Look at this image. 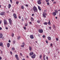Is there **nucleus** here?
I'll use <instances>...</instances> for the list:
<instances>
[{
  "label": "nucleus",
  "mask_w": 60,
  "mask_h": 60,
  "mask_svg": "<svg viewBox=\"0 0 60 60\" xmlns=\"http://www.w3.org/2000/svg\"><path fill=\"white\" fill-rule=\"evenodd\" d=\"M33 11L34 12H38V10H37V8L35 6H34L33 8Z\"/></svg>",
  "instance_id": "1"
},
{
  "label": "nucleus",
  "mask_w": 60,
  "mask_h": 60,
  "mask_svg": "<svg viewBox=\"0 0 60 60\" xmlns=\"http://www.w3.org/2000/svg\"><path fill=\"white\" fill-rule=\"evenodd\" d=\"M9 22L10 23V25H12V21L11 20V19H9Z\"/></svg>",
  "instance_id": "2"
},
{
  "label": "nucleus",
  "mask_w": 60,
  "mask_h": 60,
  "mask_svg": "<svg viewBox=\"0 0 60 60\" xmlns=\"http://www.w3.org/2000/svg\"><path fill=\"white\" fill-rule=\"evenodd\" d=\"M46 16H47V14H44V13L43 12V17L45 18H46Z\"/></svg>",
  "instance_id": "3"
},
{
  "label": "nucleus",
  "mask_w": 60,
  "mask_h": 60,
  "mask_svg": "<svg viewBox=\"0 0 60 60\" xmlns=\"http://www.w3.org/2000/svg\"><path fill=\"white\" fill-rule=\"evenodd\" d=\"M4 25L5 26V25H7V21L4 19Z\"/></svg>",
  "instance_id": "4"
},
{
  "label": "nucleus",
  "mask_w": 60,
  "mask_h": 60,
  "mask_svg": "<svg viewBox=\"0 0 60 60\" xmlns=\"http://www.w3.org/2000/svg\"><path fill=\"white\" fill-rule=\"evenodd\" d=\"M4 13H5V12H1L0 13V15H4Z\"/></svg>",
  "instance_id": "5"
},
{
  "label": "nucleus",
  "mask_w": 60,
  "mask_h": 60,
  "mask_svg": "<svg viewBox=\"0 0 60 60\" xmlns=\"http://www.w3.org/2000/svg\"><path fill=\"white\" fill-rule=\"evenodd\" d=\"M35 56H36V55L34 54L32 56H31V57L32 58H35Z\"/></svg>",
  "instance_id": "6"
},
{
  "label": "nucleus",
  "mask_w": 60,
  "mask_h": 60,
  "mask_svg": "<svg viewBox=\"0 0 60 60\" xmlns=\"http://www.w3.org/2000/svg\"><path fill=\"white\" fill-rule=\"evenodd\" d=\"M41 0H39L38 2V4H41Z\"/></svg>",
  "instance_id": "7"
},
{
  "label": "nucleus",
  "mask_w": 60,
  "mask_h": 60,
  "mask_svg": "<svg viewBox=\"0 0 60 60\" xmlns=\"http://www.w3.org/2000/svg\"><path fill=\"white\" fill-rule=\"evenodd\" d=\"M43 32V30H42V29L39 30V33H42Z\"/></svg>",
  "instance_id": "8"
},
{
  "label": "nucleus",
  "mask_w": 60,
  "mask_h": 60,
  "mask_svg": "<svg viewBox=\"0 0 60 60\" xmlns=\"http://www.w3.org/2000/svg\"><path fill=\"white\" fill-rule=\"evenodd\" d=\"M30 38L32 39H34V36L33 35H30Z\"/></svg>",
  "instance_id": "9"
},
{
  "label": "nucleus",
  "mask_w": 60,
  "mask_h": 60,
  "mask_svg": "<svg viewBox=\"0 0 60 60\" xmlns=\"http://www.w3.org/2000/svg\"><path fill=\"white\" fill-rule=\"evenodd\" d=\"M13 16L14 17L15 19H17V16H16V14H13Z\"/></svg>",
  "instance_id": "10"
},
{
  "label": "nucleus",
  "mask_w": 60,
  "mask_h": 60,
  "mask_svg": "<svg viewBox=\"0 0 60 60\" xmlns=\"http://www.w3.org/2000/svg\"><path fill=\"white\" fill-rule=\"evenodd\" d=\"M15 56L16 58L17 59V60H19V58L18 57V55L16 54Z\"/></svg>",
  "instance_id": "11"
},
{
  "label": "nucleus",
  "mask_w": 60,
  "mask_h": 60,
  "mask_svg": "<svg viewBox=\"0 0 60 60\" xmlns=\"http://www.w3.org/2000/svg\"><path fill=\"white\" fill-rule=\"evenodd\" d=\"M34 54V52H31L30 53V56H32Z\"/></svg>",
  "instance_id": "12"
},
{
  "label": "nucleus",
  "mask_w": 60,
  "mask_h": 60,
  "mask_svg": "<svg viewBox=\"0 0 60 60\" xmlns=\"http://www.w3.org/2000/svg\"><path fill=\"white\" fill-rule=\"evenodd\" d=\"M52 14L54 16H56V12H53L52 13Z\"/></svg>",
  "instance_id": "13"
},
{
  "label": "nucleus",
  "mask_w": 60,
  "mask_h": 60,
  "mask_svg": "<svg viewBox=\"0 0 60 60\" xmlns=\"http://www.w3.org/2000/svg\"><path fill=\"white\" fill-rule=\"evenodd\" d=\"M30 20H31V21H34V18L32 17L31 18Z\"/></svg>",
  "instance_id": "14"
},
{
  "label": "nucleus",
  "mask_w": 60,
  "mask_h": 60,
  "mask_svg": "<svg viewBox=\"0 0 60 60\" xmlns=\"http://www.w3.org/2000/svg\"><path fill=\"white\" fill-rule=\"evenodd\" d=\"M3 34L1 33H0V38H2L3 37Z\"/></svg>",
  "instance_id": "15"
},
{
  "label": "nucleus",
  "mask_w": 60,
  "mask_h": 60,
  "mask_svg": "<svg viewBox=\"0 0 60 60\" xmlns=\"http://www.w3.org/2000/svg\"><path fill=\"white\" fill-rule=\"evenodd\" d=\"M10 44L8 43L7 44V46H8V48L10 47Z\"/></svg>",
  "instance_id": "16"
},
{
  "label": "nucleus",
  "mask_w": 60,
  "mask_h": 60,
  "mask_svg": "<svg viewBox=\"0 0 60 60\" xmlns=\"http://www.w3.org/2000/svg\"><path fill=\"white\" fill-rule=\"evenodd\" d=\"M3 44L2 42H0V46H3Z\"/></svg>",
  "instance_id": "17"
},
{
  "label": "nucleus",
  "mask_w": 60,
  "mask_h": 60,
  "mask_svg": "<svg viewBox=\"0 0 60 60\" xmlns=\"http://www.w3.org/2000/svg\"><path fill=\"white\" fill-rule=\"evenodd\" d=\"M49 22H48V24L49 25H51V23H50V20H49Z\"/></svg>",
  "instance_id": "18"
},
{
  "label": "nucleus",
  "mask_w": 60,
  "mask_h": 60,
  "mask_svg": "<svg viewBox=\"0 0 60 60\" xmlns=\"http://www.w3.org/2000/svg\"><path fill=\"white\" fill-rule=\"evenodd\" d=\"M8 6V8H10L11 7V5L10 4H9Z\"/></svg>",
  "instance_id": "19"
},
{
  "label": "nucleus",
  "mask_w": 60,
  "mask_h": 60,
  "mask_svg": "<svg viewBox=\"0 0 60 60\" xmlns=\"http://www.w3.org/2000/svg\"><path fill=\"white\" fill-rule=\"evenodd\" d=\"M48 38L49 40H51V37H48Z\"/></svg>",
  "instance_id": "20"
},
{
  "label": "nucleus",
  "mask_w": 60,
  "mask_h": 60,
  "mask_svg": "<svg viewBox=\"0 0 60 60\" xmlns=\"http://www.w3.org/2000/svg\"><path fill=\"white\" fill-rule=\"evenodd\" d=\"M29 49L30 50V51H31V50H32V47L31 46H29Z\"/></svg>",
  "instance_id": "21"
},
{
  "label": "nucleus",
  "mask_w": 60,
  "mask_h": 60,
  "mask_svg": "<svg viewBox=\"0 0 60 60\" xmlns=\"http://www.w3.org/2000/svg\"><path fill=\"white\" fill-rule=\"evenodd\" d=\"M21 8L22 9H24V6L23 5H21Z\"/></svg>",
  "instance_id": "22"
},
{
  "label": "nucleus",
  "mask_w": 60,
  "mask_h": 60,
  "mask_svg": "<svg viewBox=\"0 0 60 60\" xmlns=\"http://www.w3.org/2000/svg\"><path fill=\"white\" fill-rule=\"evenodd\" d=\"M12 50H13V51H14L15 50V48H14V47H12L11 48V49Z\"/></svg>",
  "instance_id": "23"
},
{
  "label": "nucleus",
  "mask_w": 60,
  "mask_h": 60,
  "mask_svg": "<svg viewBox=\"0 0 60 60\" xmlns=\"http://www.w3.org/2000/svg\"><path fill=\"white\" fill-rule=\"evenodd\" d=\"M38 9L39 10V11H41V8H40V6H38Z\"/></svg>",
  "instance_id": "24"
},
{
  "label": "nucleus",
  "mask_w": 60,
  "mask_h": 60,
  "mask_svg": "<svg viewBox=\"0 0 60 60\" xmlns=\"http://www.w3.org/2000/svg\"><path fill=\"white\" fill-rule=\"evenodd\" d=\"M20 38H21L20 37V36H18L17 37V39H18V40H19V39H20Z\"/></svg>",
  "instance_id": "25"
},
{
  "label": "nucleus",
  "mask_w": 60,
  "mask_h": 60,
  "mask_svg": "<svg viewBox=\"0 0 60 60\" xmlns=\"http://www.w3.org/2000/svg\"><path fill=\"white\" fill-rule=\"evenodd\" d=\"M39 58L40 59H41V58H42V56L41 55L39 56Z\"/></svg>",
  "instance_id": "26"
},
{
  "label": "nucleus",
  "mask_w": 60,
  "mask_h": 60,
  "mask_svg": "<svg viewBox=\"0 0 60 60\" xmlns=\"http://www.w3.org/2000/svg\"><path fill=\"white\" fill-rule=\"evenodd\" d=\"M44 25H46L48 24V23H47V22H45L44 23Z\"/></svg>",
  "instance_id": "27"
},
{
  "label": "nucleus",
  "mask_w": 60,
  "mask_h": 60,
  "mask_svg": "<svg viewBox=\"0 0 60 60\" xmlns=\"http://www.w3.org/2000/svg\"><path fill=\"white\" fill-rule=\"evenodd\" d=\"M55 12L56 13L58 12V11L56 10H55Z\"/></svg>",
  "instance_id": "28"
},
{
  "label": "nucleus",
  "mask_w": 60,
  "mask_h": 60,
  "mask_svg": "<svg viewBox=\"0 0 60 60\" xmlns=\"http://www.w3.org/2000/svg\"><path fill=\"white\" fill-rule=\"evenodd\" d=\"M16 3L17 4H19V2L17 1L16 2Z\"/></svg>",
  "instance_id": "29"
},
{
  "label": "nucleus",
  "mask_w": 60,
  "mask_h": 60,
  "mask_svg": "<svg viewBox=\"0 0 60 60\" xmlns=\"http://www.w3.org/2000/svg\"><path fill=\"white\" fill-rule=\"evenodd\" d=\"M24 46H25V45H21V47H22V48H23V47H24Z\"/></svg>",
  "instance_id": "30"
},
{
  "label": "nucleus",
  "mask_w": 60,
  "mask_h": 60,
  "mask_svg": "<svg viewBox=\"0 0 60 60\" xmlns=\"http://www.w3.org/2000/svg\"><path fill=\"white\" fill-rule=\"evenodd\" d=\"M25 26H27V23L25 24Z\"/></svg>",
  "instance_id": "31"
},
{
  "label": "nucleus",
  "mask_w": 60,
  "mask_h": 60,
  "mask_svg": "<svg viewBox=\"0 0 60 60\" xmlns=\"http://www.w3.org/2000/svg\"><path fill=\"white\" fill-rule=\"evenodd\" d=\"M42 37L44 38L46 37V36H45V35H43Z\"/></svg>",
  "instance_id": "32"
},
{
  "label": "nucleus",
  "mask_w": 60,
  "mask_h": 60,
  "mask_svg": "<svg viewBox=\"0 0 60 60\" xmlns=\"http://www.w3.org/2000/svg\"><path fill=\"white\" fill-rule=\"evenodd\" d=\"M56 41H58V38H56Z\"/></svg>",
  "instance_id": "33"
},
{
  "label": "nucleus",
  "mask_w": 60,
  "mask_h": 60,
  "mask_svg": "<svg viewBox=\"0 0 60 60\" xmlns=\"http://www.w3.org/2000/svg\"><path fill=\"white\" fill-rule=\"evenodd\" d=\"M49 0H45V1L47 2H49Z\"/></svg>",
  "instance_id": "34"
},
{
  "label": "nucleus",
  "mask_w": 60,
  "mask_h": 60,
  "mask_svg": "<svg viewBox=\"0 0 60 60\" xmlns=\"http://www.w3.org/2000/svg\"><path fill=\"white\" fill-rule=\"evenodd\" d=\"M12 36L13 37H14V34L13 33L12 34Z\"/></svg>",
  "instance_id": "35"
},
{
  "label": "nucleus",
  "mask_w": 60,
  "mask_h": 60,
  "mask_svg": "<svg viewBox=\"0 0 60 60\" xmlns=\"http://www.w3.org/2000/svg\"><path fill=\"white\" fill-rule=\"evenodd\" d=\"M37 22L38 23H40V21H38Z\"/></svg>",
  "instance_id": "36"
},
{
  "label": "nucleus",
  "mask_w": 60,
  "mask_h": 60,
  "mask_svg": "<svg viewBox=\"0 0 60 60\" xmlns=\"http://www.w3.org/2000/svg\"><path fill=\"white\" fill-rule=\"evenodd\" d=\"M24 29H25V30H26V27H24L23 28Z\"/></svg>",
  "instance_id": "37"
},
{
  "label": "nucleus",
  "mask_w": 60,
  "mask_h": 60,
  "mask_svg": "<svg viewBox=\"0 0 60 60\" xmlns=\"http://www.w3.org/2000/svg\"><path fill=\"white\" fill-rule=\"evenodd\" d=\"M0 52L1 54H2V53H3V51H2L1 50H0Z\"/></svg>",
  "instance_id": "38"
},
{
  "label": "nucleus",
  "mask_w": 60,
  "mask_h": 60,
  "mask_svg": "<svg viewBox=\"0 0 60 60\" xmlns=\"http://www.w3.org/2000/svg\"><path fill=\"white\" fill-rule=\"evenodd\" d=\"M10 1L11 3H12V0H10Z\"/></svg>",
  "instance_id": "39"
},
{
  "label": "nucleus",
  "mask_w": 60,
  "mask_h": 60,
  "mask_svg": "<svg viewBox=\"0 0 60 60\" xmlns=\"http://www.w3.org/2000/svg\"><path fill=\"white\" fill-rule=\"evenodd\" d=\"M46 58L47 60H48V57L47 56L46 57Z\"/></svg>",
  "instance_id": "40"
},
{
  "label": "nucleus",
  "mask_w": 60,
  "mask_h": 60,
  "mask_svg": "<svg viewBox=\"0 0 60 60\" xmlns=\"http://www.w3.org/2000/svg\"><path fill=\"white\" fill-rule=\"evenodd\" d=\"M10 53L11 55H12V52L11 51L10 52Z\"/></svg>",
  "instance_id": "41"
},
{
  "label": "nucleus",
  "mask_w": 60,
  "mask_h": 60,
  "mask_svg": "<svg viewBox=\"0 0 60 60\" xmlns=\"http://www.w3.org/2000/svg\"><path fill=\"white\" fill-rule=\"evenodd\" d=\"M22 44L23 45H25V43L24 42H23Z\"/></svg>",
  "instance_id": "42"
},
{
  "label": "nucleus",
  "mask_w": 60,
  "mask_h": 60,
  "mask_svg": "<svg viewBox=\"0 0 60 60\" xmlns=\"http://www.w3.org/2000/svg\"><path fill=\"white\" fill-rule=\"evenodd\" d=\"M47 5H49V2H48L47 3Z\"/></svg>",
  "instance_id": "43"
},
{
  "label": "nucleus",
  "mask_w": 60,
  "mask_h": 60,
  "mask_svg": "<svg viewBox=\"0 0 60 60\" xmlns=\"http://www.w3.org/2000/svg\"><path fill=\"white\" fill-rule=\"evenodd\" d=\"M25 6H26V7H28V5L27 4Z\"/></svg>",
  "instance_id": "44"
},
{
  "label": "nucleus",
  "mask_w": 60,
  "mask_h": 60,
  "mask_svg": "<svg viewBox=\"0 0 60 60\" xmlns=\"http://www.w3.org/2000/svg\"><path fill=\"white\" fill-rule=\"evenodd\" d=\"M46 43H48V41H47V40H46Z\"/></svg>",
  "instance_id": "45"
},
{
  "label": "nucleus",
  "mask_w": 60,
  "mask_h": 60,
  "mask_svg": "<svg viewBox=\"0 0 60 60\" xmlns=\"http://www.w3.org/2000/svg\"><path fill=\"white\" fill-rule=\"evenodd\" d=\"M20 55L21 56H22V53H20Z\"/></svg>",
  "instance_id": "46"
},
{
  "label": "nucleus",
  "mask_w": 60,
  "mask_h": 60,
  "mask_svg": "<svg viewBox=\"0 0 60 60\" xmlns=\"http://www.w3.org/2000/svg\"><path fill=\"white\" fill-rule=\"evenodd\" d=\"M56 2H53L54 4H56Z\"/></svg>",
  "instance_id": "47"
},
{
  "label": "nucleus",
  "mask_w": 60,
  "mask_h": 60,
  "mask_svg": "<svg viewBox=\"0 0 60 60\" xmlns=\"http://www.w3.org/2000/svg\"><path fill=\"white\" fill-rule=\"evenodd\" d=\"M13 43L14 44H15V41H13Z\"/></svg>",
  "instance_id": "48"
},
{
  "label": "nucleus",
  "mask_w": 60,
  "mask_h": 60,
  "mask_svg": "<svg viewBox=\"0 0 60 60\" xmlns=\"http://www.w3.org/2000/svg\"><path fill=\"white\" fill-rule=\"evenodd\" d=\"M49 28L50 30H51V27H49Z\"/></svg>",
  "instance_id": "49"
},
{
  "label": "nucleus",
  "mask_w": 60,
  "mask_h": 60,
  "mask_svg": "<svg viewBox=\"0 0 60 60\" xmlns=\"http://www.w3.org/2000/svg\"><path fill=\"white\" fill-rule=\"evenodd\" d=\"M29 23L30 24H31V25H32V22H29Z\"/></svg>",
  "instance_id": "50"
},
{
  "label": "nucleus",
  "mask_w": 60,
  "mask_h": 60,
  "mask_svg": "<svg viewBox=\"0 0 60 60\" xmlns=\"http://www.w3.org/2000/svg\"><path fill=\"white\" fill-rule=\"evenodd\" d=\"M50 46H52V43L51 44H50Z\"/></svg>",
  "instance_id": "51"
},
{
  "label": "nucleus",
  "mask_w": 60,
  "mask_h": 60,
  "mask_svg": "<svg viewBox=\"0 0 60 60\" xmlns=\"http://www.w3.org/2000/svg\"><path fill=\"white\" fill-rule=\"evenodd\" d=\"M34 16V14H32V16Z\"/></svg>",
  "instance_id": "52"
},
{
  "label": "nucleus",
  "mask_w": 60,
  "mask_h": 60,
  "mask_svg": "<svg viewBox=\"0 0 60 60\" xmlns=\"http://www.w3.org/2000/svg\"><path fill=\"white\" fill-rule=\"evenodd\" d=\"M1 23H2V21H0V24H1Z\"/></svg>",
  "instance_id": "53"
},
{
  "label": "nucleus",
  "mask_w": 60,
  "mask_h": 60,
  "mask_svg": "<svg viewBox=\"0 0 60 60\" xmlns=\"http://www.w3.org/2000/svg\"><path fill=\"white\" fill-rule=\"evenodd\" d=\"M45 55H44L43 58H45Z\"/></svg>",
  "instance_id": "54"
},
{
  "label": "nucleus",
  "mask_w": 60,
  "mask_h": 60,
  "mask_svg": "<svg viewBox=\"0 0 60 60\" xmlns=\"http://www.w3.org/2000/svg\"><path fill=\"white\" fill-rule=\"evenodd\" d=\"M19 19H21V17L20 16H19Z\"/></svg>",
  "instance_id": "55"
},
{
  "label": "nucleus",
  "mask_w": 60,
  "mask_h": 60,
  "mask_svg": "<svg viewBox=\"0 0 60 60\" xmlns=\"http://www.w3.org/2000/svg\"><path fill=\"white\" fill-rule=\"evenodd\" d=\"M8 42H11V40H9L8 41Z\"/></svg>",
  "instance_id": "56"
},
{
  "label": "nucleus",
  "mask_w": 60,
  "mask_h": 60,
  "mask_svg": "<svg viewBox=\"0 0 60 60\" xmlns=\"http://www.w3.org/2000/svg\"><path fill=\"white\" fill-rule=\"evenodd\" d=\"M26 57L27 58H28V56H26Z\"/></svg>",
  "instance_id": "57"
},
{
  "label": "nucleus",
  "mask_w": 60,
  "mask_h": 60,
  "mask_svg": "<svg viewBox=\"0 0 60 60\" xmlns=\"http://www.w3.org/2000/svg\"><path fill=\"white\" fill-rule=\"evenodd\" d=\"M2 59V57H0V60H1Z\"/></svg>",
  "instance_id": "58"
},
{
  "label": "nucleus",
  "mask_w": 60,
  "mask_h": 60,
  "mask_svg": "<svg viewBox=\"0 0 60 60\" xmlns=\"http://www.w3.org/2000/svg\"><path fill=\"white\" fill-rule=\"evenodd\" d=\"M5 29H8V28L7 27H6L5 28Z\"/></svg>",
  "instance_id": "59"
},
{
  "label": "nucleus",
  "mask_w": 60,
  "mask_h": 60,
  "mask_svg": "<svg viewBox=\"0 0 60 60\" xmlns=\"http://www.w3.org/2000/svg\"><path fill=\"white\" fill-rule=\"evenodd\" d=\"M2 29V28L1 27H0V30H1Z\"/></svg>",
  "instance_id": "60"
},
{
  "label": "nucleus",
  "mask_w": 60,
  "mask_h": 60,
  "mask_svg": "<svg viewBox=\"0 0 60 60\" xmlns=\"http://www.w3.org/2000/svg\"><path fill=\"white\" fill-rule=\"evenodd\" d=\"M44 60H45V58H43Z\"/></svg>",
  "instance_id": "61"
},
{
  "label": "nucleus",
  "mask_w": 60,
  "mask_h": 60,
  "mask_svg": "<svg viewBox=\"0 0 60 60\" xmlns=\"http://www.w3.org/2000/svg\"><path fill=\"white\" fill-rule=\"evenodd\" d=\"M55 18L56 19H57V17H55Z\"/></svg>",
  "instance_id": "62"
},
{
  "label": "nucleus",
  "mask_w": 60,
  "mask_h": 60,
  "mask_svg": "<svg viewBox=\"0 0 60 60\" xmlns=\"http://www.w3.org/2000/svg\"><path fill=\"white\" fill-rule=\"evenodd\" d=\"M22 21H24V19H22Z\"/></svg>",
  "instance_id": "63"
},
{
  "label": "nucleus",
  "mask_w": 60,
  "mask_h": 60,
  "mask_svg": "<svg viewBox=\"0 0 60 60\" xmlns=\"http://www.w3.org/2000/svg\"><path fill=\"white\" fill-rule=\"evenodd\" d=\"M22 60H25V59H22Z\"/></svg>",
  "instance_id": "64"
}]
</instances>
